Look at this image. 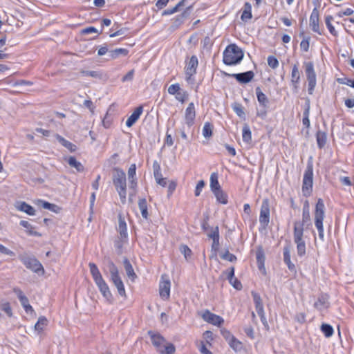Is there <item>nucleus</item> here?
Masks as SVG:
<instances>
[{
  "mask_svg": "<svg viewBox=\"0 0 354 354\" xmlns=\"http://www.w3.org/2000/svg\"><path fill=\"white\" fill-rule=\"evenodd\" d=\"M213 194H214L217 202H218L219 203L226 205L228 203L227 194L225 192H224L221 189L215 191V192H213Z\"/></svg>",
  "mask_w": 354,
  "mask_h": 354,
  "instance_id": "nucleus-32",
  "label": "nucleus"
},
{
  "mask_svg": "<svg viewBox=\"0 0 354 354\" xmlns=\"http://www.w3.org/2000/svg\"><path fill=\"white\" fill-rule=\"evenodd\" d=\"M297 244V255L300 257H304L306 254V243L304 241H300L299 242H295Z\"/></svg>",
  "mask_w": 354,
  "mask_h": 354,
  "instance_id": "nucleus-44",
  "label": "nucleus"
},
{
  "mask_svg": "<svg viewBox=\"0 0 354 354\" xmlns=\"http://www.w3.org/2000/svg\"><path fill=\"white\" fill-rule=\"evenodd\" d=\"M221 258L230 262H234L236 260V257L233 254L230 253L227 250L221 255Z\"/></svg>",
  "mask_w": 354,
  "mask_h": 354,
  "instance_id": "nucleus-52",
  "label": "nucleus"
},
{
  "mask_svg": "<svg viewBox=\"0 0 354 354\" xmlns=\"http://www.w3.org/2000/svg\"><path fill=\"white\" fill-rule=\"evenodd\" d=\"M198 64V60L197 57L196 55H192L185 66V74L187 80H189L194 74H196Z\"/></svg>",
  "mask_w": 354,
  "mask_h": 354,
  "instance_id": "nucleus-16",
  "label": "nucleus"
},
{
  "mask_svg": "<svg viewBox=\"0 0 354 354\" xmlns=\"http://www.w3.org/2000/svg\"><path fill=\"white\" fill-rule=\"evenodd\" d=\"M138 207L140 210L142 216L145 219H148L149 214H148V207H147V200L143 198H140L138 201Z\"/></svg>",
  "mask_w": 354,
  "mask_h": 354,
  "instance_id": "nucleus-29",
  "label": "nucleus"
},
{
  "mask_svg": "<svg viewBox=\"0 0 354 354\" xmlns=\"http://www.w3.org/2000/svg\"><path fill=\"white\" fill-rule=\"evenodd\" d=\"M283 261L287 266L288 270L295 274L297 273L295 265L291 261L290 259V246L287 245L283 248Z\"/></svg>",
  "mask_w": 354,
  "mask_h": 354,
  "instance_id": "nucleus-17",
  "label": "nucleus"
},
{
  "mask_svg": "<svg viewBox=\"0 0 354 354\" xmlns=\"http://www.w3.org/2000/svg\"><path fill=\"white\" fill-rule=\"evenodd\" d=\"M129 53V50L127 48H116L113 50L109 52V56L111 59H115L118 58L120 55L126 56Z\"/></svg>",
  "mask_w": 354,
  "mask_h": 354,
  "instance_id": "nucleus-35",
  "label": "nucleus"
},
{
  "mask_svg": "<svg viewBox=\"0 0 354 354\" xmlns=\"http://www.w3.org/2000/svg\"><path fill=\"white\" fill-rule=\"evenodd\" d=\"M205 187V182L201 180H199L196 186L194 194L196 196H200L203 187Z\"/></svg>",
  "mask_w": 354,
  "mask_h": 354,
  "instance_id": "nucleus-54",
  "label": "nucleus"
},
{
  "mask_svg": "<svg viewBox=\"0 0 354 354\" xmlns=\"http://www.w3.org/2000/svg\"><path fill=\"white\" fill-rule=\"evenodd\" d=\"M134 70L129 71L122 78V82H130L133 79Z\"/></svg>",
  "mask_w": 354,
  "mask_h": 354,
  "instance_id": "nucleus-63",
  "label": "nucleus"
},
{
  "mask_svg": "<svg viewBox=\"0 0 354 354\" xmlns=\"http://www.w3.org/2000/svg\"><path fill=\"white\" fill-rule=\"evenodd\" d=\"M267 60L268 66L272 69H275L279 66V61L274 56H268Z\"/></svg>",
  "mask_w": 354,
  "mask_h": 354,
  "instance_id": "nucleus-48",
  "label": "nucleus"
},
{
  "mask_svg": "<svg viewBox=\"0 0 354 354\" xmlns=\"http://www.w3.org/2000/svg\"><path fill=\"white\" fill-rule=\"evenodd\" d=\"M118 231L121 239H127L128 233L127 223L121 216H120L118 218Z\"/></svg>",
  "mask_w": 354,
  "mask_h": 354,
  "instance_id": "nucleus-23",
  "label": "nucleus"
},
{
  "mask_svg": "<svg viewBox=\"0 0 354 354\" xmlns=\"http://www.w3.org/2000/svg\"><path fill=\"white\" fill-rule=\"evenodd\" d=\"M229 282L236 290H241L242 284L236 278L231 279V281H229Z\"/></svg>",
  "mask_w": 354,
  "mask_h": 354,
  "instance_id": "nucleus-61",
  "label": "nucleus"
},
{
  "mask_svg": "<svg viewBox=\"0 0 354 354\" xmlns=\"http://www.w3.org/2000/svg\"><path fill=\"white\" fill-rule=\"evenodd\" d=\"M123 264L127 275L129 279L133 281L135 278H136V274L131 262L127 258H124L123 260Z\"/></svg>",
  "mask_w": 354,
  "mask_h": 354,
  "instance_id": "nucleus-25",
  "label": "nucleus"
},
{
  "mask_svg": "<svg viewBox=\"0 0 354 354\" xmlns=\"http://www.w3.org/2000/svg\"><path fill=\"white\" fill-rule=\"evenodd\" d=\"M107 268L110 274V281L114 284L115 286L123 282L119 274L118 267L112 261L109 260L108 261Z\"/></svg>",
  "mask_w": 354,
  "mask_h": 354,
  "instance_id": "nucleus-12",
  "label": "nucleus"
},
{
  "mask_svg": "<svg viewBox=\"0 0 354 354\" xmlns=\"http://www.w3.org/2000/svg\"><path fill=\"white\" fill-rule=\"evenodd\" d=\"M242 138L243 141L246 143H250L252 140V133L248 125L245 124L242 129Z\"/></svg>",
  "mask_w": 354,
  "mask_h": 354,
  "instance_id": "nucleus-37",
  "label": "nucleus"
},
{
  "mask_svg": "<svg viewBox=\"0 0 354 354\" xmlns=\"http://www.w3.org/2000/svg\"><path fill=\"white\" fill-rule=\"evenodd\" d=\"M252 295L253 297V300H254V302L255 304V307L259 306H262L263 303H262L261 298L260 295L254 292H252Z\"/></svg>",
  "mask_w": 354,
  "mask_h": 354,
  "instance_id": "nucleus-60",
  "label": "nucleus"
},
{
  "mask_svg": "<svg viewBox=\"0 0 354 354\" xmlns=\"http://www.w3.org/2000/svg\"><path fill=\"white\" fill-rule=\"evenodd\" d=\"M18 258L27 269H29L33 272L37 274L40 272L44 274V269L41 263L33 255L23 253L20 254L18 256Z\"/></svg>",
  "mask_w": 354,
  "mask_h": 354,
  "instance_id": "nucleus-6",
  "label": "nucleus"
},
{
  "mask_svg": "<svg viewBox=\"0 0 354 354\" xmlns=\"http://www.w3.org/2000/svg\"><path fill=\"white\" fill-rule=\"evenodd\" d=\"M187 0H181L180 1L174 8L176 10V12H180V11H184L185 10H186V8L187 7H189L190 8V10L192 9V6H187Z\"/></svg>",
  "mask_w": 354,
  "mask_h": 354,
  "instance_id": "nucleus-45",
  "label": "nucleus"
},
{
  "mask_svg": "<svg viewBox=\"0 0 354 354\" xmlns=\"http://www.w3.org/2000/svg\"><path fill=\"white\" fill-rule=\"evenodd\" d=\"M321 330L326 337H331L334 333L332 326L328 324H323L321 326Z\"/></svg>",
  "mask_w": 354,
  "mask_h": 354,
  "instance_id": "nucleus-42",
  "label": "nucleus"
},
{
  "mask_svg": "<svg viewBox=\"0 0 354 354\" xmlns=\"http://www.w3.org/2000/svg\"><path fill=\"white\" fill-rule=\"evenodd\" d=\"M212 129H213L212 124L209 122H206L204 124V126L203 127V131H202L203 136L205 138H210L212 136Z\"/></svg>",
  "mask_w": 354,
  "mask_h": 354,
  "instance_id": "nucleus-39",
  "label": "nucleus"
},
{
  "mask_svg": "<svg viewBox=\"0 0 354 354\" xmlns=\"http://www.w3.org/2000/svg\"><path fill=\"white\" fill-rule=\"evenodd\" d=\"M252 17V6L249 2H245L243 6L241 19L243 21H247L248 20L251 19Z\"/></svg>",
  "mask_w": 354,
  "mask_h": 354,
  "instance_id": "nucleus-26",
  "label": "nucleus"
},
{
  "mask_svg": "<svg viewBox=\"0 0 354 354\" xmlns=\"http://www.w3.org/2000/svg\"><path fill=\"white\" fill-rule=\"evenodd\" d=\"M333 20V16L328 15L325 17V24L330 33L333 36H337V32L335 30V27L331 24Z\"/></svg>",
  "mask_w": 354,
  "mask_h": 354,
  "instance_id": "nucleus-38",
  "label": "nucleus"
},
{
  "mask_svg": "<svg viewBox=\"0 0 354 354\" xmlns=\"http://www.w3.org/2000/svg\"><path fill=\"white\" fill-rule=\"evenodd\" d=\"M224 74L225 76H230L234 77L239 83L241 84H247L250 82L254 76V73L252 71L234 74L224 73Z\"/></svg>",
  "mask_w": 354,
  "mask_h": 354,
  "instance_id": "nucleus-14",
  "label": "nucleus"
},
{
  "mask_svg": "<svg viewBox=\"0 0 354 354\" xmlns=\"http://www.w3.org/2000/svg\"><path fill=\"white\" fill-rule=\"evenodd\" d=\"M47 324H48V320L45 317L41 316V317H39L37 323L35 325V330H37L38 332L42 331L44 329V327L46 326L47 325Z\"/></svg>",
  "mask_w": 354,
  "mask_h": 354,
  "instance_id": "nucleus-40",
  "label": "nucleus"
},
{
  "mask_svg": "<svg viewBox=\"0 0 354 354\" xmlns=\"http://www.w3.org/2000/svg\"><path fill=\"white\" fill-rule=\"evenodd\" d=\"M207 235L209 239L212 240L214 239L219 238V229L218 226H216L214 228H211V230L207 232Z\"/></svg>",
  "mask_w": 354,
  "mask_h": 354,
  "instance_id": "nucleus-49",
  "label": "nucleus"
},
{
  "mask_svg": "<svg viewBox=\"0 0 354 354\" xmlns=\"http://www.w3.org/2000/svg\"><path fill=\"white\" fill-rule=\"evenodd\" d=\"M313 166L312 162H308L304 174L302 182V192L306 197L309 196L313 191Z\"/></svg>",
  "mask_w": 354,
  "mask_h": 354,
  "instance_id": "nucleus-7",
  "label": "nucleus"
},
{
  "mask_svg": "<svg viewBox=\"0 0 354 354\" xmlns=\"http://www.w3.org/2000/svg\"><path fill=\"white\" fill-rule=\"evenodd\" d=\"M180 87L178 84H174L169 86L168 93L170 95H175L180 91Z\"/></svg>",
  "mask_w": 354,
  "mask_h": 354,
  "instance_id": "nucleus-58",
  "label": "nucleus"
},
{
  "mask_svg": "<svg viewBox=\"0 0 354 354\" xmlns=\"http://www.w3.org/2000/svg\"><path fill=\"white\" fill-rule=\"evenodd\" d=\"M325 217V205L322 198H319L315 209V225L318 231L319 238L324 241V230L323 221Z\"/></svg>",
  "mask_w": 354,
  "mask_h": 354,
  "instance_id": "nucleus-5",
  "label": "nucleus"
},
{
  "mask_svg": "<svg viewBox=\"0 0 354 354\" xmlns=\"http://www.w3.org/2000/svg\"><path fill=\"white\" fill-rule=\"evenodd\" d=\"M218 178V176L216 172H213L210 176V188L212 192L221 189Z\"/></svg>",
  "mask_w": 354,
  "mask_h": 354,
  "instance_id": "nucleus-30",
  "label": "nucleus"
},
{
  "mask_svg": "<svg viewBox=\"0 0 354 354\" xmlns=\"http://www.w3.org/2000/svg\"><path fill=\"white\" fill-rule=\"evenodd\" d=\"M190 12V8L187 7L186 10H185L181 15H177L174 19L175 20V22L178 24H182L183 23L184 19L187 17Z\"/></svg>",
  "mask_w": 354,
  "mask_h": 354,
  "instance_id": "nucleus-41",
  "label": "nucleus"
},
{
  "mask_svg": "<svg viewBox=\"0 0 354 354\" xmlns=\"http://www.w3.org/2000/svg\"><path fill=\"white\" fill-rule=\"evenodd\" d=\"M270 203L268 199H263L261 206L259 223L261 227L266 229L270 223Z\"/></svg>",
  "mask_w": 354,
  "mask_h": 354,
  "instance_id": "nucleus-9",
  "label": "nucleus"
},
{
  "mask_svg": "<svg viewBox=\"0 0 354 354\" xmlns=\"http://www.w3.org/2000/svg\"><path fill=\"white\" fill-rule=\"evenodd\" d=\"M309 115H310V101L307 100V102L305 104V108H304V111L303 112V118H302V124L306 128H309L310 124V120H309Z\"/></svg>",
  "mask_w": 354,
  "mask_h": 354,
  "instance_id": "nucleus-27",
  "label": "nucleus"
},
{
  "mask_svg": "<svg viewBox=\"0 0 354 354\" xmlns=\"http://www.w3.org/2000/svg\"><path fill=\"white\" fill-rule=\"evenodd\" d=\"M196 118V109L194 102H190L185 111V122L188 127H191L194 124Z\"/></svg>",
  "mask_w": 354,
  "mask_h": 354,
  "instance_id": "nucleus-15",
  "label": "nucleus"
},
{
  "mask_svg": "<svg viewBox=\"0 0 354 354\" xmlns=\"http://www.w3.org/2000/svg\"><path fill=\"white\" fill-rule=\"evenodd\" d=\"M304 66L308 81V92L310 95H312L317 84V76L314 68V64L312 62H305Z\"/></svg>",
  "mask_w": 354,
  "mask_h": 354,
  "instance_id": "nucleus-8",
  "label": "nucleus"
},
{
  "mask_svg": "<svg viewBox=\"0 0 354 354\" xmlns=\"http://www.w3.org/2000/svg\"><path fill=\"white\" fill-rule=\"evenodd\" d=\"M19 224L26 229L29 235L40 236V234L35 230V227L29 222L21 220Z\"/></svg>",
  "mask_w": 354,
  "mask_h": 354,
  "instance_id": "nucleus-36",
  "label": "nucleus"
},
{
  "mask_svg": "<svg viewBox=\"0 0 354 354\" xmlns=\"http://www.w3.org/2000/svg\"><path fill=\"white\" fill-rule=\"evenodd\" d=\"M354 12L352 8H348L345 9L344 10L340 11L337 14V16L338 17H342L344 16H350L353 15Z\"/></svg>",
  "mask_w": 354,
  "mask_h": 354,
  "instance_id": "nucleus-59",
  "label": "nucleus"
},
{
  "mask_svg": "<svg viewBox=\"0 0 354 354\" xmlns=\"http://www.w3.org/2000/svg\"><path fill=\"white\" fill-rule=\"evenodd\" d=\"M18 209L20 211L24 212L30 216H33L35 214V210L34 207H32L31 205H28L26 202H21L19 204Z\"/></svg>",
  "mask_w": 354,
  "mask_h": 354,
  "instance_id": "nucleus-34",
  "label": "nucleus"
},
{
  "mask_svg": "<svg viewBox=\"0 0 354 354\" xmlns=\"http://www.w3.org/2000/svg\"><path fill=\"white\" fill-rule=\"evenodd\" d=\"M113 175V183L120 196V201L122 204H125L127 201V178L124 171L120 169L115 168Z\"/></svg>",
  "mask_w": 354,
  "mask_h": 354,
  "instance_id": "nucleus-2",
  "label": "nucleus"
},
{
  "mask_svg": "<svg viewBox=\"0 0 354 354\" xmlns=\"http://www.w3.org/2000/svg\"><path fill=\"white\" fill-rule=\"evenodd\" d=\"M171 282L167 275L161 276L159 283V294L163 300H167L170 297Z\"/></svg>",
  "mask_w": 354,
  "mask_h": 354,
  "instance_id": "nucleus-10",
  "label": "nucleus"
},
{
  "mask_svg": "<svg viewBox=\"0 0 354 354\" xmlns=\"http://www.w3.org/2000/svg\"><path fill=\"white\" fill-rule=\"evenodd\" d=\"M300 82V73L297 64H294L291 71V83L295 90H297Z\"/></svg>",
  "mask_w": 354,
  "mask_h": 354,
  "instance_id": "nucleus-21",
  "label": "nucleus"
},
{
  "mask_svg": "<svg viewBox=\"0 0 354 354\" xmlns=\"http://www.w3.org/2000/svg\"><path fill=\"white\" fill-rule=\"evenodd\" d=\"M225 337L228 338V344L235 352L240 351L242 349V343L229 332L227 333V337Z\"/></svg>",
  "mask_w": 354,
  "mask_h": 354,
  "instance_id": "nucleus-20",
  "label": "nucleus"
},
{
  "mask_svg": "<svg viewBox=\"0 0 354 354\" xmlns=\"http://www.w3.org/2000/svg\"><path fill=\"white\" fill-rule=\"evenodd\" d=\"M143 112V107L142 106H139L134 111L131 113V115L127 118L126 121V125L128 127H132L137 120L140 118V115Z\"/></svg>",
  "mask_w": 354,
  "mask_h": 354,
  "instance_id": "nucleus-18",
  "label": "nucleus"
},
{
  "mask_svg": "<svg viewBox=\"0 0 354 354\" xmlns=\"http://www.w3.org/2000/svg\"><path fill=\"white\" fill-rule=\"evenodd\" d=\"M148 335L151 338L152 344L156 347L159 353L173 354L175 352L176 348L173 344L167 343L166 345L163 346L166 342V339L160 333H156L149 330Z\"/></svg>",
  "mask_w": 354,
  "mask_h": 354,
  "instance_id": "nucleus-4",
  "label": "nucleus"
},
{
  "mask_svg": "<svg viewBox=\"0 0 354 354\" xmlns=\"http://www.w3.org/2000/svg\"><path fill=\"white\" fill-rule=\"evenodd\" d=\"M180 250L181 253L183 254V255L186 259H187L189 257H190V256L192 254V250L187 245H181L180 248Z\"/></svg>",
  "mask_w": 354,
  "mask_h": 354,
  "instance_id": "nucleus-51",
  "label": "nucleus"
},
{
  "mask_svg": "<svg viewBox=\"0 0 354 354\" xmlns=\"http://www.w3.org/2000/svg\"><path fill=\"white\" fill-rule=\"evenodd\" d=\"M55 138L65 148L68 149L71 152H74L77 149V147L71 142L70 141L66 140L64 138L61 136L59 134H55Z\"/></svg>",
  "mask_w": 354,
  "mask_h": 354,
  "instance_id": "nucleus-22",
  "label": "nucleus"
},
{
  "mask_svg": "<svg viewBox=\"0 0 354 354\" xmlns=\"http://www.w3.org/2000/svg\"><path fill=\"white\" fill-rule=\"evenodd\" d=\"M310 213L308 209H306L304 208L303 209V214H302V221H300V223H304V225L305 224H307L310 222Z\"/></svg>",
  "mask_w": 354,
  "mask_h": 354,
  "instance_id": "nucleus-56",
  "label": "nucleus"
},
{
  "mask_svg": "<svg viewBox=\"0 0 354 354\" xmlns=\"http://www.w3.org/2000/svg\"><path fill=\"white\" fill-rule=\"evenodd\" d=\"M38 204L41 205L43 208L49 209L53 212H55V209L57 207V206L55 205L50 203L47 201H42V200H39Z\"/></svg>",
  "mask_w": 354,
  "mask_h": 354,
  "instance_id": "nucleus-47",
  "label": "nucleus"
},
{
  "mask_svg": "<svg viewBox=\"0 0 354 354\" xmlns=\"http://www.w3.org/2000/svg\"><path fill=\"white\" fill-rule=\"evenodd\" d=\"M304 223H300V221H296L294 223V241L299 242L303 240L304 236Z\"/></svg>",
  "mask_w": 354,
  "mask_h": 354,
  "instance_id": "nucleus-19",
  "label": "nucleus"
},
{
  "mask_svg": "<svg viewBox=\"0 0 354 354\" xmlns=\"http://www.w3.org/2000/svg\"><path fill=\"white\" fill-rule=\"evenodd\" d=\"M67 162L70 167L75 168L78 172H82L84 169L83 165L80 162L77 161L74 156H70L68 158Z\"/></svg>",
  "mask_w": 354,
  "mask_h": 354,
  "instance_id": "nucleus-31",
  "label": "nucleus"
},
{
  "mask_svg": "<svg viewBox=\"0 0 354 354\" xmlns=\"http://www.w3.org/2000/svg\"><path fill=\"white\" fill-rule=\"evenodd\" d=\"M82 73L84 76H90L95 78L100 77V75L99 74V73L94 71H83Z\"/></svg>",
  "mask_w": 354,
  "mask_h": 354,
  "instance_id": "nucleus-62",
  "label": "nucleus"
},
{
  "mask_svg": "<svg viewBox=\"0 0 354 354\" xmlns=\"http://www.w3.org/2000/svg\"><path fill=\"white\" fill-rule=\"evenodd\" d=\"M338 82L342 84H345L354 88V79L351 80L346 77L339 78L338 79Z\"/></svg>",
  "mask_w": 354,
  "mask_h": 354,
  "instance_id": "nucleus-55",
  "label": "nucleus"
},
{
  "mask_svg": "<svg viewBox=\"0 0 354 354\" xmlns=\"http://www.w3.org/2000/svg\"><path fill=\"white\" fill-rule=\"evenodd\" d=\"M310 39V37H306L304 38L303 40L301 41L300 48L303 51H304V52L308 51L309 46H310V44H309Z\"/></svg>",
  "mask_w": 354,
  "mask_h": 354,
  "instance_id": "nucleus-50",
  "label": "nucleus"
},
{
  "mask_svg": "<svg viewBox=\"0 0 354 354\" xmlns=\"http://www.w3.org/2000/svg\"><path fill=\"white\" fill-rule=\"evenodd\" d=\"M0 253L2 254L14 257L15 252L0 243Z\"/></svg>",
  "mask_w": 354,
  "mask_h": 354,
  "instance_id": "nucleus-57",
  "label": "nucleus"
},
{
  "mask_svg": "<svg viewBox=\"0 0 354 354\" xmlns=\"http://www.w3.org/2000/svg\"><path fill=\"white\" fill-rule=\"evenodd\" d=\"M201 317L205 322L216 326H221L224 323V319L221 316L211 313L209 310H205Z\"/></svg>",
  "mask_w": 354,
  "mask_h": 354,
  "instance_id": "nucleus-11",
  "label": "nucleus"
},
{
  "mask_svg": "<svg viewBox=\"0 0 354 354\" xmlns=\"http://www.w3.org/2000/svg\"><path fill=\"white\" fill-rule=\"evenodd\" d=\"M257 100L261 106L263 108H267L268 106V99L267 96L261 91L260 87H257L255 89Z\"/></svg>",
  "mask_w": 354,
  "mask_h": 354,
  "instance_id": "nucleus-24",
  "label": "nucleus"
},
{
  "mask_svg": "<svg viewBox=\"0 0 354 354\" xmlns=\"http://www.w3.org/2000/svg\"><path fill=\"white\" fill-rule=\"evenodd\" d=\"M208 219H209V218H208V216H207V217H206L205 218H204V219L203 220V221L201 222V227H202L203 230L204 232H208V231H209V230H211V228H212V227H210V226L209 225V223H208Z\"/></svg>",
  "mask_w": 354,
  "mask_h": 354,
  "instance_id": "nucleus-64",
  "label": "nucleus"
},
{
  "mask_svg": "<svg viewBox=\"0 0 354 354\" xmlns=\"http://www.w3.org/2000/svg\"><path fill=\"white\" fill-rule=\"evenodd\" d=\"M243 50L236 44L228 45L223 53V62L225 65L233 66L239 64L243 58Z\"/></svg>",
  "mask_w": 354,
  "mask_h": 354,
  "instance_id": "nucleus-3",
  "label": "nucleus"
},
{
  "mask_svg": "<svg viewBox=\"0 0 354 354\" xmlns=\"http://www.w3.org/2000/svg\"><path fill=\"white\" fill-rule=\"evenodd\" d=\"M233 111L236 113V114L240 118H244L245 113L243 111V108L241 104L236 103L232 106Z\"/></svg>",
  "mask_w": 354,
  "mask_h": 354,
  "instance_id": "nucleus-46",
  "label": "nucleus"
},
{
  "mask_svg": "<svg viewBox=\"0 0 354 354\" xmlns=\"http://www.w3.org/2000/svg\"><path fill=\"white\" fill-rule=\"evenodd\" d=\"M316 140L318 147L322 149L326 143V133L324 131H318L316 133Z\"/></svg>",
  "mask_w": 354,
  "mask_h": 354,
  "instance_id": "nucleus-33",
  "label": "nucleus"
},
{
  "mask_svg": "<svg viewBox=\"0 0 354 354\" xmlns=\"http://www.w3.org/2000/svg\"><path fill=\"white\" fill-rule=\"evenodd\" d=\"M19 301L27 313H32L33 311L32 307L29 304V300L26 296L20 298Z\"/></svg>",
  "mask_w": 354,
  "mask_h": 354,
  "instance_id": "nucleus-43",
  "label": "nucleus"
},
{
  "mask_svg": "<svg viewBox=\"0 0 354 354\" xmlns=\"http://www.w3.org/2000/svg\"><path fill=\"white\" fill-rule=\"evenodd\" d=\"M136 164H131L128 170V177L129 179L136 178Z\"/></svg>",
  "mask_w": 354,
  "mask_h": 354,
  "instance_id": "nucleus-53",
  "label": "nucleus"
},
{
  "mask_svg": "<svg viewBox=\"0 0 354 354\" xmlns=\"http://www.w3.org/2000/svg\"><path fill=\"white\" fill-rule=\"evenodd\" d=\"M319 11L317 8H315L310 16L309 25L313 32H317L319 35H322V31L319 28Z\"/></svg>",
  "mask_w": 354,
  "mask_h": 354,
  "instance_id": "nucleus-13",
  "label": "nucleus"
},
{
  "mask_svg": "<svg viewBox=\"0 0 354 354\" xmlns=\"http://www.w3.org/2000/svg\"><path fill=\"white\" fill-rule=\"evenodd\" d=\"M88 266L92 277L99 288L100 292L106 301L111 303L113 301L112 294L106 282L103 279L97 266L94 263H89Z\"/></svg>",
  "mask_w": 354,
  "mask_h": 354,
  "instance_id": "nucleus-1",
  "label": "nucleus"
},
{
  "mask_svg": "<svg viewBox=\"0 0 354 354\" xmlns=\"http://www.w3.org/2000/svg\"><path fill=\"white\" fill-rule=\"evenodd\" d=\"M256 259L259 269L264 268L265 253L261 247L258 248L257 250Z\"/></svg>",
  "mask_w": 354,
  "mask_h": 354,
  "instance_id": "nucleus-28",
  "label": "nucleus"
}]
</instances>
